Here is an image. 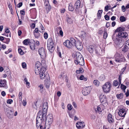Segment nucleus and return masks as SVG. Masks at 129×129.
<instances>
[{
  "label": "nucleus",
  "mask_w": 129,
  "mask_h": 129,
  "mask_svg": "<svg viewBox=\"0 0 129 129\" xmlns=\"http://www.w3.org/2000/svg\"><path fill=\"white\" fill-rule=\"evenodd\" d=\"M6 81L5 80L0 79V87H4L6 85Z\"/></svg>",
  "instance_id": "22"
},
{
  "label": "nucleus",
  "mask_w": 129,
  "mask_h": 129,
  "mask_svg": "<svg viewBox=\"0 0 129 129\" xmlns=\"http://www.w3.org/2000/svg\"><path fill=\"white\" fill-rule=\"evenodd\" d=\"M68 110H71L72 108V106L70 104H69L68 106Z\"/></svg>",
  "instance_id": "46"
},
{
  "label": "nucleus",
  "mask_w": 129,
  "mask_h": 129,
  "mask_svg": "<svg viewBox=\"0 0 129 129\" xmlns=\"http://www.w3.org/2000/svg\"><path fill=\"white\" fill-rule=\"evenodd\" d=\"M18 51L20 55H22L23 54L24 52L21 48H20L18 49Z\"/></svg>",
  "instance_id": "42"
},
{
  "label": "nucleus",
  "mask_w": 129,
  "mask_h": 129,
  "mask_svg": "<svg viewBox=\"0 0 129 129\" xmlns=\"http://www.w3.org/2000/svg\"><path fill=\"white\" fill-rule=\"evenodd\" d=\"M46 9L47 11V12H48L51 8V6L48 4H46Z\"/></svg>",
  "instance_id": "27"
},
{
  "label": "nucleus",
  "mask_w": 129,
  "mask_h": 129,
  "mask_svg": "<svg viewBox=\"0 0 129 129\" xmlns=\"http://www.w3.org/2000/svg\"><path fill=\"white\" fill-rule=\"evenodd\" d=\"M22 3H20L17 5V7L18 8H20L22 5Z\"/></svg>",
  "instance_id": "62"
},
{
  "label": "nucleus",
  "mask_w": 129,
  "mask_h": 129,
  "mask_svg": "<svg viewBox=\"0 0 129 129\" xmlns=\"http://www.w3.org/2000/svg\"><path fill=\"white\" fill-rule=\"evenodd\" d=\"M79 79L81 80H83L85 81H86L87 79L86 77H85L84 76L82 75L80 76Z\"/></svg>",
  "instance_id": "33"
},
{
  "label": "nucleus",
  "mask_w": 129,
  "mask_h": 129,
  "mask_svg": "<svg viewBox=\"0 0 129 129\" xmlns=\"http://www.w3.org/2000/svg\"><path fill=\"white\" fill-rule=\"evenodd\" d=\"M83 122H80L76 123V126L78 129H82L85 126V124Z\"/></svg>",
  "instance_id": "16"
},
{
  "label": "nucleus",
  "mask_w": 129,
  "mask_h": 129,
  "mask_svg": "<svg viewBox=\"0 0 129 129\" xmlns=\"http://www.w3.org/2000/svg\"><path fill=\"white\" fill-rule=\"evenodd\" d=\"M22 92H19L18 94V97L19 99V101H22Z\"/></svg>",
  "instance_id": "31"
},
{
  "label": "nucleus",
  "mask_w": 129,
  "mask_h": 129,
  "mask_svg": "<svg viewBox=\"0 0 129 129\" xmlns=\"http://www.w3.org/2000/svg\"><path fill=\"white\" fill-rule=\"evenodd\" d=\"M83 4H81L80 0H78L76 2L74 5V7L75 11H78L82 7Z\"/></svg>",
  "instance_id": "8"
},
{
  "label": "nucleus",
  "mask_w": 129,
  "mask_h": 129,
  "mask_svg": "<svg viewBox=\"0 0 129 129\" xmlns=\"http://www.w3.org/2000/svg\"><path fill=\"white\" fill-rule=\"evenodd\" d=\"M83 72V70L82 68H80L79 70H77L76 71V73L77 74L81 73Z\"/></svg>",
  "instance_id": "37"
},
{
  "label": "nucleus",
  "mask_w": 129,
  "mask_h": 129,
  "mask_svg": "<svg viewBox=\"0 0 129 129\" xmlns=\"http://www.w3.org/2000/svg\"><path fill=\"white\" fill-rule=\"evenodd\" d=\"M127 65V64L125 65L124 66V67L121 69V72L122 73L126 69V68Z\"/></svg>",
  "instance_id": "48"
},
{
  "label": "nucleus",
  "mask_w": 129,
  "mask_h": 129,
  "mask_svg": "<svg viewBox=\"0 0 129 129\" xmlns=\"http://www.w3.org/2000/svg\"><path fill=\"white\" fill-rule=\"evenodd\" d=\"M79 64L81 66H83L84 64V60H82V59L81 60V61L80 62H79Z\"/></svg>",
  "instance_id": "45"
},
{
  "label": "nucleus",
  "mask_w": 129,
  "mask_h": 129,
  "mask_svg": "<svg viewBox=\"0 0 129 129\" xmlns=\"http://www.w3.org/2000/svg\"><path fill=\"white\" fill-rule=\"evenodd\" d=\"M22 67L23 68H26V64L24 62H23L22 63Z\"/></svg>",
  "instance_id": "50"
},
{
  "label": "nucleus",
  "mask_w": 129,
  "mask_h": 129,
  "mask_svg": "<svg viewBox=\"0 0 129 129\" xmlns=\"http://www.w3.org/2000/svg\"><path fill=\"white\" fill-rule=\"evenodd\" d=\"M13 102V100L11 99L8 100L7 101V103L9 104H11Z\"/></svg>",
  "instance_id": "49"
},
{
  "label": "nucleus",
  "mask_w": 129,
  "mask_h": 129,
  "mask_svg": "<svg viewBox=\"0 0 129 129\" xmlns=\"http://www.w3.org/2000/svg\"><path fill=\"white\" fill-rule=\"evenodd\" d=\"M118 84V82L117 81L115 80L113 82V85L115 86H117Z\"/></svg>",
  "instance_id": "44"
},
{
  "label": "nucleus",
  "mask_w": 129,
  "mask_h": 129,
  "mask_svg": "<svg viewBox=\"0 0 129 129\" xmlns=\"http://www.w3.org/2000/svg\"><path fill=\"white\" fill-rule=\"evenodd\" d=\"M29 39H25L24 40L23 42V44L25 45H27L29 43Z\"/></svg>",
  "instance_id": "29"
},
{
  "label": "nucleus",
  "mask_w": 129,
  "mask_h": 129,
  "mask_svg": "<svg viewBox=\"0 0 129 129\" xmlns=\"http://www.w3.org/2000/svg\"><path fill=\"white\" fill-rule=\"evenodd\" d=\"M93 83L94 85L96 86H98L99 84V82L97 80H94L93 82Z\"/></svg>",
  "instance_id": "40"
},
{
  "label": "nucleus",
  "mask_w": 129,
  "mask_h": 129,
  "mask_svg": "<svg viewBox=\"0 0 129 129\" xmlns=\"http://www.w3.org/2000/svg\"><path fill=\"white\" fill-rule=\"evenodd\" d=\"M110 84L109 82L106 83L103 86L104 91L105 93L109 92L110 90Z\"/></svg>",
  "instance_id": "5"
},
{
  "label": "nucleus",
  "mask_w": 129,
  "mask_h": 129,
  "mask_svg": "<svg viewBox=\"0 0 129 129\" xmlns=\"http://www.w3.org/2000/svg\"><path fill=\"white\" fill-rule=\"evenodd\" d=\"M76 42H77L76 43L75 45L74 46H75L77 49L78 50H81L83 48L82 42H80L79 40Z\"/></svg>",
  "instance_id": "11"
},
{
  "label": "nucleus",
  "mask_w": 129,
  "mask_h": 129,
  "mask_svg": "<svg viewBox=\"0 0 129 129\" xmlns=\"http://www.w3.org/2000/svg\"><path fill=\"white\" fill-rule=\"evenodd\" d=\"M39 87H40L41 89H42L44 87L43 85L42 84H40L39 85Z\"/></svg>",
  "instance_id": "64"
},
{
  "label": "nucleus",
  "mask_w": 129,
  "mask_h": 129,
  "mask_svg": "<svg viewBox=\"0 0 129 129\" xmlns=\"http://www.w3.org/2000/svg\"><path fill=\"white\" fill-rule=\"evenodd\" d=\"M47 44H54L52 39L51 38L48 39L47 41Z\"/></svg>",
  "instance_id": "28"
},
{
  "label": "nucleus",
  "mask_w": 129,
  "mask_h": 129,
  "mask_svg": "<svg viewBox=\"0 0 129 129\" xmlns=\"http://www.w3.org/2000/svg\"><path fill=\"white\" fill-rule=\"evenodd\" d=\"M67 21L70 24L72 23L73 22L72 19L69 18L67 19Z\"/></svg>",
  "instance_id": "52"
},
{
  "label": "nucleus",
  "mask_w": 129,
  "mask_h": 129,
  "mask_svg": "<svg viewBox=\"0 0 129 129\" xmlns=\"http://www.w3.org/2000/svg\"><path fill=\"white\" fill-rule=\"evenodd\" d=\"M69 9L70 11H72L74 10V8L73 5L72 4H69Z\"/></svg>",
  "instance_id": "30"
},
{
  "label": "nucleus",
  "mask_w": 129,
  "mask_h": 129,
  "mask_svg": "<svg viewBox=\"0 0 129 129\" xmlns=\"http://www.w3.org/2000/svg\"><path fill=\"white\" fill-rule=\"evenodd\" d=\"M103 30L102 29L99 30L98 32V33L100 35H101L103 33Z\"/></svg>",
  "instance_id": "57"
},
{
  "label": "nucleus",
  "mask_w": 129,
  "mask_h": 129,
  "mask_svg": "<svg viewBox=\"0 0 129 129\" xmlns=\"http://www.w3.org/2000/svg\"><path fill=\"white\" fill-rule=\"evenodd\" d=\"M76 60H75V62L76 64H78L79 62H80L82 59V60H84L83 58L82 57V55L79 52L76 53Z\"/></svg>",
  "instance_id": "7"
},
{
  "label": "nucleus",
  "mask_w": 129,
  "mask_h": 129,
  "mask_svg": "<svg viewBox=\"0 0 129 129\" xmlns=\"http://www.w3.org/2000/svg\"><path fill=\"white\" fill-rule=\"evenodd\" d=\"M52 115H48L47 117L45 124V128L46 129H49L53 122V117Z\"/></svg>",
  "instance_id": "3"
},
{
  "label": "nucleus",
  "mask_w": 129,
  "mask_h": 129,
  "mask_svg": "<svg viewBox=\"0 0 129 129\" xmlns=\"http://www.w3.org/2000/svg\"><path fill=\"white\" fill-rule=\"evenodd\" d=\"M105 19L106 20H108L109 19V16L107 15H105L104 16Z\"/></svg>",
  "instance_id": "56"
},
{
  "label": "nucleus",
  "mask_w": 129,
  "mask_h": 129,
  "mask_svg": "<svg viewBox=\"0 0 129 129\" xmlns=\"http://www.w3.org/2000/svg\"><path fill=\"white\" fill-rule=\"evenodd\" d=\"M94 49V47L91 45L89 46L87 48V50L90 53H92Z\"/></svg>",
  "instance_id": "23"
},
{
  "label": "nucleus",
  "mask_w": 129,
  "mask_h": 129,
  "mask_svg": "<svg viewBox=\"0 0 129 129\" xmlns=\"http://www.w3.org/2000/svg\"><path fill=\"white\" fill-rule=\"evenodd\" d=\"M39 53L42 58H45L46 56L45 50L43 48H40L38 51Z\"/></svg>",
  "instance_id": "9"
},
{
  "label": "nucleus",
  "mask_w": 129,
  "mask_h": 129,
  "mask_svg": "<svg viewBox=\"0 0 129 129\" xmlns=\"http://www.w3.org/2000/svg\"><path fill=\"white\" fill-rule=\"evenodd\" d=\"M126 20V18L123 16H121L120 17V20L121 22H123Z\"/></svg>",
  "instance_id": "32"
},
{
  "label": "nucleus",
  "mask_w": 129,
  "mask_h": 129,
  "mask_svg": "<svg viewBox=\"0 0 129 129\" xmlns=\"http://www.w3.org/2000/svg\"><path fill=\"white\" fill-rule=\"evenodd\" d=\"M121 76L120 74L119 76L118 77V81L120 84L121 83Z\"/></svg>",
  "instance_id": "54"
},
{
  "label": "nucleus",
  "mask_w": 129,
  "mask_h": 129,
  "mask_svg": "<svg viewBox=\"0 0 129 129\" xmlns=\"http://www.w3.org/2000/svg\"><path fill=\"white\" fill-rule=\"evenodd\" d=\"M90 92V89L89 86L84 87L82 90V93L84 95H87Z\"/></svg>",
  "instance_id": "10"
},
{
  "label": "nucleus",
  "mask_w": 129,
  "mask_h": 129,
  "mask_svg": "<svg viewBox=\"0 0 129 129\" xmlns=\"http://www.w3.org/2000/svg\"><path fill=\"white\" fill-rule=\"evenodd\" d=\"M13 110L12 109H6V112L7 113V115L9 118H12L13 117Z\"/></svg>",
  "instance_id": "13"
},
{
  "label": "nucleus",
  "mask_w": 129,
  "mask_h": 129,
  "mask_svg": "<svg viewBox=\"0 0 129 129\" xmlns=\"http://www.w3.org/2000/svg\"><path fill=\"white\" fill-rule=\"evenodd\" d=\"M46 71V69L44 67H42L41 70V71L40 73H45V72Z\"/></svg>",
  "instance_id": "38"
},
{
  "label": "nucleus",
  "mask_w": 129,
  "mask_h": 129,
  "mask_svg": "<svg viewBox=\"0 0 129 129\" xmlns=\"http://www.w3.org/2000/svg\"><path fill=\"white\" fill-rule=\"evenodd\" d=\"M108 120V122L112 123L114 122V120L112 117L111 114H108L107 116Z\"/></svg>",
  "instance_id": "18"
},
{
  "label": "nucleus",
  "mask_w": 129,
  "mask_h": 129,
  "mask_svg": "<svg viewBox=\"0 0 129 129\" xmlns=\"http://www.w3.org/2000/svg\"><path fill=\"white\" fill-rule=\"evenodd\" d=\"M63 44L65 46L69 48H71L72 47L70 40H66L63 43Z\"/></svg>",
  "instance_id": "17"
},
{
  "label": "nucleus",
  "mask_w": 129,
  "mask_h": 129,
  "mask_svg": "<svg viewBox=\"0 0 129 129\" xmlns=\"http://www.w3.org/2000/svg\"><path fill=\"white\" fill-rule=\"evenodd\" d=\"M40 122L39 121V120L37 119V116L36 118V126L37 127H40V129H42L44 128L43 127L42 125V124L43 123V122L46 119V118H44V117H40Z\"/></svg>",
  "instance_id": "4"
},
{
  "label": "nucleus",
  "mask_w": 129,
  "mask_h": 129,
  "mask_svg": "<svg viewBox=\"0 0 129 129\" xmlns=\"http://www.w3.org/2000/svg\"><path fill=\"white\" fill-rule=\"evenodd\" d=\"M123 94L122 93H121L119 94H117L116 96L118 99H120L122 98L123 97Z\"/></svg>",
  "instance_id": "35"
},
{
  "label": "nucleus",
  "mask_w": 129,
  "mask_h": 129,
  "mask_svg": "<svg viewBox=\"0 0 129 129\" xmlns=\"http://www.w3.org/2000/svg\"><path fill=\"white\" fill-rule=\"evenodd\" d=\"M122 51L124 52H126L129 50V47L125 45L122 48Z\"/></svg>",
  "instance_id": "24"
},
{
  "label": "nucleus",
  "mask_w": 129,
  "mask_h": 129,
  "mask_svg": "<svg viewBox=\"0 0 129 129\" xmlns=\"http://www.w3.org/2000/svg\"><path fill=\"white\" fill-rule=\"evenodd\" d=\"M30 26L32 28H34L35 27V25L34 23H32Z\"/></svg>",
  "instance_id": "61"
},
{
  "label": "nucleus",
  "mask_w": 129,
  "mask_h": 129,
  "mask_svg": "<svg viewBox=\"0 0 129 129\" xmlns=\"http://www.w3.org/2000/svg\"><path fill=\"white\" fill-rule=\"evenodd\" d=\"M40 65L41 63L37 61L36 62L35 67V73L37 74H38V73H36V72L37 71V69L40 68Z\"/></svg>",
  "instance_id": "25"
},
{
  "label": "nucleus",
  "mask_w": 129,
  "mask_h": 129,
  "mask_svg": "<svg viewBox=\"0 0 129 129\" xmlns=\"http://www.w3.org/2000/svg\"><path fill=\"white\" fill-rule=\"evenodd\" d=\"M44 37L45 39H47V38H48V35L47 33H46V32L45 33H44Z\"/></svg>",
  "instance_id": "51"
},
{
  "label": "nucleus",
  "mask_w": 129,
  "mask_h": 129,
  "mask_svg": "<svg viewBox=\"0 0 129 129\" xmlns=\"http://www.w3.org/2000/svg\"><path fill=\"white\" fill-rule=\"evenodd\" d=\"M100 80L102 81L105 79L104 76V75H101L99 78Z\"/></svg>",
  "instance_id": "43"
},
{
  "label": "nucleus",
  "mask_w": 129,
  "mask_h": 129,
  "mask_svg": "<svg viewBox=\"0 0 129 129\" xmlns=\"http://www.w3.org/2000/svg\"><path fill=\"white\" fill-rule=\"evenodd\" d=\"M107 34L106 32L104 31L103 35L104 38L105 39H106L107 37Z\"/></svg>",
  "instance_id": "47"
},
{
  "label": "nucleus",
  "mask_w": 129,
  "mask_h": 129,
  "mask_svg": "<svg viewBox=\"0 0 129 129\" xmlns=\"http://www.w3.org/2000/svg\"><path fill=\"white\" fill-rule=\"evenodd\" d=\"M125 30V28L124 27H118L115 30V33L118 32V33L119 32H123Z\"/></svg>",
  "instance_id": "20"
},
{
  "label": "nucleus",
  "mask_w": 129,
  "mask_h": 129,
  "mask_svg": "<svg viewBox=\"0 0 129 129\" xmlns=\"http://www.w3.org/2000/svg\"><path fill=\"white\" fill-rule=\"evenodd\" d=\"M48 104L47 102H44L43 104V111H40L38 112L37 114V119L40 122V117H44V118H46V113L47 111Z\"/></svg>",
  "instance_id": "2"
},
{
  "label": "nucleus",
  "mask_w": 129,
  "mask_h": 129,
  "mask_svg": "<svg viewBox=\"0 0 129 129\" xmlns=\"http://www.w3.org/2000/svg\"><path fill=\"white\" fill-rule=\"evenodd\" d=\"M39 32H41L39 31L37 28H36L33 31L34 35L35 38L38 39L41 37V34Z\"/></svg>",
  "instance_id": "14"
},
{
  "label": "nucleus",
  "mask_w": 129,
  "mask_h": 129,
  "mask_svg": "<svg viewBox=\"0 0 129 129\" xmlns=\"http://www.w3.org/2000/svg\"><path fill=\"white\" fill-rule=\"evenodd\" d=\"M125 45L129 47V39L125 42Z\"/></svg>",
  "instance_id": "55"
},
{
  "label": "nucleus",
  "mask_w": 129,
  "mask_h": 129,
  "mask_svg": "<svg viewBox=\"0 0 129 129\" xmlns=\"http://www.w3.org/2000/svg\"><path fill=\"white\" fill-rule=\"evenodd\" d=\"M115 35V34L113 35L112 39L114 40L116 39V44L119 47H121L123 44V42L128 38L127 34L125 32H119L116 35L115 38H114Z\"/></svg>",
  "instance_id": "1"
},
{
  "label": "nucleus",
  "mask_w": 129,
  "mask_h": 129,
  "mask_svg": "<svg viewBox=\"0 0 129 129\" xmlns=\"http://www.w3.org/2000/svg\"><path fill=\"white\" fill-rule=\"evenodd\" d=\"M30 47L32 50H34L35 48V44H32L30 46Z\"/></svg>",
  "instance_id": "41"
},
{
  "label": "nucleus",
  "mask_w": 129,
  "mask_h": 129,
  "mask_svg": "<svg viewBox=\"0 0 129 129\" xmlns=\"http://www.w3.org/2000/svg\"><path fill=\"white\" fill-rule=\"evenodd\" d=\"M47 46L49 51L51 52H52L53 50L54 49V44H47Z\"/></svg>",
  "instance_id": "21"
},
{
  "label": "nucleus",
  "mask_w": 129,
  "mask_h": 129,
  "mask_svg": "<svg viewBox=\"0 0 129 129\" xmlns=\"http://www.w3.org/2000/svg\"><path fill=\"white\" fill-rule=\"evenodd\" d=\"M81 35L83 37H85L86 36V33L84 31H82Z\"/></svg>",
  "instance_id": "53"
},
{
  "label": "nucleus",
  "mask_w": 129,
  "mask_h": 129,
  "mask_svg": "<svg viewBox=\"0 0 129 129\" xmlns=\"http://www.w3.org/2000/svg\"><path fill=\"white\" fill-rule=\"evenodd\" d=\"M59 30H60L59 33L60 35L62 36H63V32L61 30H60L61 29V27H59L57 28Z\"/></svg>",
  "instance_id": "39"
},
{
  "label": "nucleus",
  "mask_w": 129,
  "mask_h": 129,
  "mask_svg": "<svg viewBox=\"0 0 129 129\" xmlns=\"http://www.w3.org/2000/svg\"><path fill=\"white\" fill-rule=\"evenodd\" d=\"M78 40L76 39H74L72 37L70 38V42L71 43V44L72 46H74L75 45L76 43L77 42Z\"/></svg>",
  "instance_id": "19"
},
{
  "label": "nucleus",
  "mask_w": 129,
  "mask_h": 129,
  "mask_svg": "<svg viewBox=\"0 0 129 129\" xmlns=\"http://www.w3.org/2000/svg\"><path fill=\"white\" fill-rule=\"evenodd\" d=\"M124 93H125V94L126 95V97H127L129 95V91L128 89L127 90V91L126 93H125V92Z\"/></svg>",
  "instance_id": "60"
},
{
  "label": "nucleus",
  "mask_w": 129,
  "mask_h": 129,
  "mask_svg": "<svg viewBox=\"0 0 129 129\" xmlns=\"http://www.w3.org/2000/svg\"><path fill=\"white\" fill-rule=\"evenodd\" d=\"M103 12V10H99L98 11L97 14V16L99 19L101 17L102 14Z\"/></svg>",
  "instance_id": "26"
},
{
  "label": "nucleus",
  "mask_w": 129,
  "mask_h": 129,
  "mask_svg": "<svg viewBox=\"0 0 129 129\" xmlns=\"http://www.w3.org/2000/svg\"><path fill=\"white\" fill-rule=\"evenodd\" d=\"M97 110L98 112H101L102 111L101 109L99 106H98L97 107Z\"/></svg>",
  "instance_id": "58"
},
{
  "label": "nucleus",
  "mask_w": 129,
  "mask_h": 129,
  "mask_svg": "<svg viewBox=\"0 0 129 129\" xmlns=\"http://www.w3.org/2000/svg\"><path fill=\"white\" fill-rule=\"evenodd\" d=\"M40 77L41 79H43L45 77V73H40Z\"/></svg>",
  "instance_id": "36"
},
{
  "label": "nucleus",
  "mask_w": 129,
  "mask_h": 129,
  "mask_svg": "<svg viewBox=\"0 0 129 129\" xmlns=\"http://www.w3.org/2000/svg\"><path fill=\"white\" fill-rule=\"evenodd\" d=\"M119 56V55L118 53H116L115 55V61L116 62L120 63L125 61V59L124 57L120 58Z\"/></svg>",
  "instance_id": "6"
},
{
  "label": "nucleus",
  "mask_w": 129,
  "mask_h": 129,
  "mask_svg": "<svg viewBox=\"0 0 129 129\" xmlns=\"http://www.w3.org/2000/svg\"><path fill=\"white\" fill-rule=\"evenodd\" d=\"M119 115L121 117H124L126 114L124 109H121L119 110L118 113Z\"/></svg>",
  "instance_id": "15"
},
{
  "label": "nucleus",
  "mask_w": 129,
  "mask_h": 129,
  "mask_svg": "<svg viewBox=\"0 0 129 129\" xmlns=\"http://www.w3.org/2000/svg\"><path fill=\"white\" fill-rule=\"evenodd\" d=\"M110 22H108L106 24V26L107 28H108L110 26Z\"/></svg>",
  "instance_id": "63"
},
{
  "label": "nucleus",
  "mask_w": 129,
  "mask_h": 129,
  "mask_svg": "<svg viewBox=\"0 0 129 129\" xmlns=\"http://www.w3.org/2000/svg\"><path fill=\"white\" fill-rule=\"evenodd\" d=\"M120 88L121 89H122L123 91L124 92H125V90L126 89V86H125L123 84H121Z\"/></svg>",
  "instance_id": "34"
},
{
  "label": "nucleus",
  "mask_w": 129,
  "mask_h": 129,
  "mask_svg": "<svg viewBox=\"0 0 129 129\" xmlns=\"http://www.w3.org/2000/svg\"><path fill=\"white\" fill-rule=\"evenodd\" d=\"M100 102L102 104H107V99L105 95L103 94L100 95Z\"/></svg>",
  "instance_id": "12"
},
{
  "label": "nucleus",
  "mask_w": 129,
  "mask_h": 129,
  "mask_svg": "<svg viewBox=\"0 0 129 129\" xmlns=\"http://www.w3.org/2000/svg\"><path fill=\"white\" fill-rule=\"evenodd\" d=\"M20 12L21 14L23 15H25V12L23 10H21Z\"/></svg>",
  "instance_id": "59"
}]
</instances>
